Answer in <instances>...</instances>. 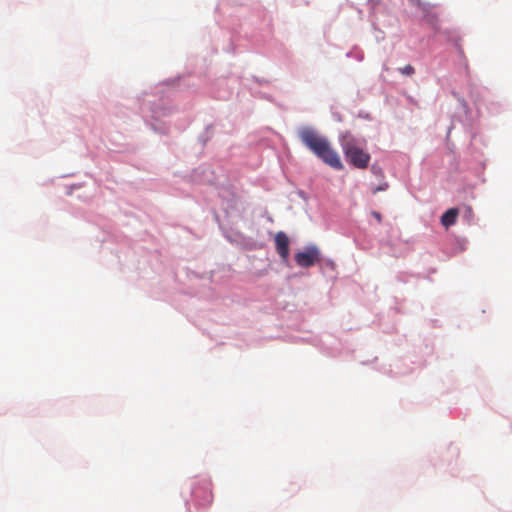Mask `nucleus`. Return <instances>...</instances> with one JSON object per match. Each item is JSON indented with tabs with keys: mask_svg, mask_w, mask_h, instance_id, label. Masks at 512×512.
<instances>
[{
	"mask_svg": "<svg viewBox=\"0 0 512 512\" xmlns=\"http://www.w3.org/2000/svg\"><path fill=\"white\" fill-rule=\"evenodd\" d=\"M299 138L325 164L336 170L344 168L337 151L332 147L328 139L320 135L316 130L304 127L299 131Z\"/></svg>",
	"mask_w": 512,
	"mask_h": 512,
	"instance_id": "f257e3e1",
	"label": "nucleus"
},
{
	"mask_svg": "<svg viewBox=\"0 0 512 512\" xmlns=\"http://www.w3.org/2000/svg\"><path fill=\"white\" fill-rule=\"evenodd\" d=\"M340 145L346 160L355 168L366 169L370 162V154L362 149L359 141L349 132L340 137Z\"/></svg>",
	"mask_w": 512,
	"mask_h": 512,
	"instance_id": "f03ea898",
	"label": "nucleus"
},
{
	"mask_svg": "<svg viewBox=\"0 0 512 512\" xmlns=\"http://www.w3.org/2000/svg\"><path fill=\"white\" fill-rule=\"evenodd\" d=\"M295 262L298 266L308 268L320 261V250L315 245L305 247L294 256Z\"/></svg>",
	"mask_w": 512,
	"mask_h": 512,
	"instance_id": "7ed1b4c3",
	"label": "nucleus"
},
{
	"mask_svg": "<svg viewBox=\"0 0 512 512\" xmlns=\"http://www.w3.org/2000/svg\"><path fill=\"white\" fill-rule=\"evenodd\" d=\"M193 495L196 499L201 500V505L208 506L213 501V494L211 484L209 482H203L202 485L196 487L193 490Z\"/></svg>",
	"mask_w": 512,
	"mask_h": 512,
	"instance_id": "20e7f679",
	"label": "nucleus"
},
{
	"mask_svg": "<svg viewBox=\"0 0 512 512\" xmlns=\"http://www.w3.org/2000/svg\"><path fill=\"white\" fill-rule=\"evenodd\" d=\"M289 242V238L284 232H278L276 234V250L284 262H287L289 257Z\"/></svg>",
	"mask_w": 512,
	"mask_h": 512,
	"instance_id": "39448f33",
	"label": "nucleus"
},
{
	"mask_svg": "<svg viewBox=\"0 0 512 512\" xmlns=\"http://www.w3.org/2000/svg\"><path fill=\"white\" fill-rule=\"evenodd\" d=\"M458 214H459V211L457 208L448 209L441 216V224L445 227H450V226L454 225L456 223Z\"/></svg>",
	"mask_w": 512,
	"mask_h": 512,
	"instance_id": "423d86ee",
	"label": "nucleus"
},
{
	"mask_svg": "<svg viewBox=\"0 0 512 512\" xmlns=\"http://www.w3.org/2000/svg\"><path fill=\"white\" fill-rule=\"evenodd\" d=\"M400 72L406 76H412L415 73V69L412 65L408 64L403 68H400Z\"/></svg>",
	"mask_w": 512,
	"mask_h": 512,
	"instance_id": "0eeeda50",
	"label": "nucleus"
},
{
	"mask_svg": "<svg viewBox=\"0 0 512 512\" xmlns=\"http://www.w3.org/2000/svg\"><path fill=\"white\" fill-rule=\"evenodd\" d=\"M372 215H373V217L377 220V222H378V223H381V221H382V216H381V214H380L379 212H377V211H373V212H372Z\"/></svg>",
	"mask_w": 512,
	"mask_h": 512,
	"instance_id": "6e6552de",
	"label": "nucleus"
},
{
	"mask_svg": "<svg viewBox=\"0 0 512 512\" xmlns=\"http://www.w3.org/2000/svg\"><path fill=\"white\" fill-rule=\"evenodd\" d=\"M386 187H387V185H385V187H382V186L376 187V188L373 190V193L375 194V193H377V192H379V191H382V190L386 189Z\"/></svg>",
	"mask_w": 512,
	"mask_h": 512,
	"instance_id": "1a4fd4ad",
	"label": "nucleus"
}]
</instances>
